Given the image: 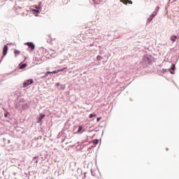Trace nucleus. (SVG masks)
<instances>
[{"label":"nucleus","mask_w":179,"mask_h":179,"mask_svg":"<svg viewBox=\"0 0 179 179\" xmlns=\"http://www.w3.org/2000/svg\"><path fill=\"white\" fill-rule=\"evenodd\" d=\"M9 115H10V114H9L8 112H6V113H4V117H5V118H8V117H9Z\"/></svg>","instance_id":"nucleus-20"},{"label":"nucleus","mask_w":179,"mask_h":179,"mask_svg":"<svg viewBox=\"0 0 179 179\" xmlns=\"http://www.w3.org/2000/svg\"><path fill=\"white\" fill-rule=\"evenodd\" d=\"M94 117H96V114H93V113L90 114L89 116L90 118H94Z\"/></svg>","instance_id":"nucleus-22"},{"label":"nucleus","mask_w":179,"mask_h":179,"mask_svg":"<svg viewBox=\"0 0 179 179\" xmlns=\"http://www.w3.org/2000/svg\"><path fill=\"white\" fill-rule=\"evenodd\" d=\"M14 54H15V57H17V55H19L20 54V52L18 50L15 49Z\"/></svg>","instance_id":"nucleus-13"},{"label":"nucleus","mask_w":179,"mask_h":179,"mask_svg":"<svg viewBox=\"0 0 179 179\" xmlns=\"http://www.w3.org/2000/svg\"><path fill=\"white\" fill-rule=\"evenodd\" d=\"M37 159H38V157H33V160H37Z\"/></svg>","instance_id":"nucleus-30"},{"label":"nucleus","mask_w":179,"mask_h":179,"mask_svg":"<svg viewBox=\"0 0 179 179\" xmlns=\"http://www.w3.org/2000/svg\"><path fill=\"white\" fill-rule=\"evenodd\" d=\"M50 73H52V71H47L45 74H47V76H48Z\"/></svg>","instance_id":"nucleus-25"},{"label":"nucleus","mask_w":179,"mask_h":179,"mask_svg":"<svg viewBox=\"0 0 179 179\" xmlns=\"http://www.w3.org/2000/svg\"><path fill=\"white\" fill-rule=\"evenodd\" d=\"M59 90H64L65 89V85H61L58 87Z\"/></svg>","instance_id":"nucleus-14"},{"label":"nucleus","mask_w":179,"mask_h":179,"mask_svg":"<svg viewBox=\"0 0 179 179\" xmlns=\"http://www.w3.org/2000/svg\"><path fill=\"white\" fill-rule=\"evenodd\" d=\"M101 59H103V57L100 55H98L96 57V61H101Z\"/></svg>","instance_id":"nucleus-18"},{"label":"nucleus","mask_w":179,"mask_h":179,"mask_svg":"<svg viewBox=\"0 0 179 179\" xmlns=\"http://www.w3.org/2000/svg\"><path fill=\"white\" fill-rule=\"evenodd\" d=\"M162 73H165V72H167V69H162Z\"/></svg>","instance_id":"nucleus-24"},{"label":"nucleus","mask_w":179,"mask_h":179,"mask_svg":"<svg viewBox=\"0 0 179 179\" xmlns=\"http://www.w3.org/2000/svg\"><path fill=\"white\" fill-rule=\"evenodd\" d=\"M41 8H43V6H35V9H36V10H39V9H41Z\"/></svg>","instance_id":"nucleus-19"},{"label":"nucleus","mask_w":179,"mask_h":179,"mask_svg":"<svg viewBox=\"0 0 179 179\" xmlns=\"http://www.w3.org/2000/svg\"><path fill=\"white\" fill-rule=\"evenodd\" d=\"M94 3H95V5H99V3L103 2V0H92Z\"/></svg>","instance_id":"nucleus-10"},{"label":"nucleus","mask_w":179,"mask_h":179,"mask_svg":"<svg viewBox=\"0 0 179 179\" xmlns=\"http://www.w3.org/2000/svg\"><path fill=\"white\" fill-rule=\"evenodd\" d=\"M83 129V127H82L81 125L79 126L78 130L77 131L76 134H80V132H82Z\"/></svg>","instance_id":"nucleus-12"},{"label":"nucleus","mask_w":179,"mask_h":179,"mask_svg":"<svg viewBox=\"0 0 179 179\" xmlns=\"http://www.w3.org/2000/svg\"><path fill=\"white\" fill-rule=\"evenodd\" d=\"M94 145H97L99 143V139H94L92 142Z\"/></svg>","instance_id":"nucleus-17"},{"label":"nucleus","mask_w":179,"mask_h":179,"mask_svg":"<svg viewBox=\"0 0 179 179\" xmlns=\"http://www.w3.org/2000/svg\"><path fill=\"white\" fill-rule=\"evenodd\" d=\"M47 76H48L47 74L45 73L43 76H41V79H45V78H47Z\"/></svg>","instance_id":"nucleus-23"},{"label":"nucleus","mask_w":179,"mask_h":179,"mask_svg":"<svg viewBox=\"0 0 179 179\" xmlns=\"http://www.w3.org/2000/svg\"><path fill=\"white\" fill-rule=\"evenodd\" d=\"M25 45H27L30 48L31 51H33L36 48V45L32 42H27L25 43Z\"/></svg>","instance_id":"nucleus-2"},{"label":"nucleus","mask_w":179,"mask_h":179,"mask_svg":"<svg viewBox=\"0 0 179 179\" xmlns=\"http://www.w3.org/2000/svg\"><path fill=\"white\" fill-rule=\"evenodd\" d=\"M155 16H156V13H152V15H150V17L147 20V24H149V23L153 20Z\"/></svg>","instance_id":"nucleus-3"},{"label":"nucleus","mask_w":179,"mask_h":179,"mask_svg":"<svg viewBox=\"0 0 179 179\" xmlns=\"http://www.w3.org/2000/svg\"><path fill=\"white\" fill-rule=\"evenodd\" d=\"M175 1H177V0H175Z\"/></svg>","instance_id":"nucleus-33"},{"label":"nucleus","mask_w":179,"mask_h":179,"mask_svg":"<svg viewBox=\"0 0 179 179\" xmlns=\"http://www.w3.org/2000/svg\"><path fill=\"white\" fill-rule=\"evenodd\" d=\"M44 117H45V115L43 113H40L39 117L38 118L37 123L38 124L41 122V124H43V118H44Z\"/></svg>","instance_id":"nucleus-4"},{"label":"nucleus","mask_w":179,"mask_h":179,"mask_svg":"<svg viewBox=\"0 0 179 179\" xmlns=\"http://www.w3.org/2000/svg\"><path fill=\"white\" fill-rule=\"evenodd\" d=\"M101 120V117H97V118H96L97 122H99V121H100Z\"/></svg>","instance_id":"nucleus-29"},{"label":"nucleus","mask_w":179,"mask_h":179,"mask_svg":"<svg viewBox=\"0 0 179 179\" xmlns=\"http://www.w3.org/2000/svg\"><path fill=\"white\" fill-rule=\"evenodd\" d=\"M33 12H34V13H40V12H41V10H36V9H34Z\"/></svg>","instance_id":"nucleus-21"},{"label":"nucleus","mask_w":179,"mask_h":179,"mask_svg":"<svg viewBox=\"0 0 179 179\" xmlns=\"http://www.w3.org/2000/svg\"><path fill=\"white\" fill-rule=\"evenodd\" d=\"M8 45H4L3 48V57L6 56L8 54Z\"/></svg>","instance_id":"nucleus-5"},{"label":"nucleus","mask_w":179,"mask_h":179,"mask_svg":"<svg viewBox=\"0 0 179 179\" xmlns=\"http://www.w3.org/2000/svg\"><path fill=\"white\" fill-rule=\"evenodd\" d=\"M144 60L146 64H152V60L149 59V57H145Z\"/></svg>","instance_id":"nucleus-9"},{"label":"nucleus","mask_w":179,"mask_h":179,"mask_svg":"<svg viewBox=\"0 0 179 179\" xmlns=\"http://www.w3.org/2000/svg\"><path fill=\"white\" fill-rule=\"evenodd\" d=\"M55 86H57V87H60L61 86V83H57V84H55Z\"/></svg>","instance_id":"nucleus-28"},{"label":"nucleus","mask_w":179,"mask_h":179,"mask_svg":"<svg viewBox=\"0 0 179 179\" xmlns=\"http://www.w3.org/2000/svg\"><path fill=\"white\" fill-rule=\"evenodd\" d=\"M159 9H160V7L159 6L156 7L155 11L152 13H155V15H157V13L159 12Z\"/></svg>","instance_id":"nucleus-15"},{"label":"nucleus","mask_w":179,"mask_h":179,"mask_svg":"<svg viewBox=\"0 0 179 179\" xmlns=\"http://www.w3.org/2000/svg\"><path fill=\"white\" fill-rule=\"evenodd\" d=\"M27 66V64L24 63L23 64L20 65V69H24Z\"/></svg>","instance_id":"nucleus-11"},{"label":"nucleus","mask_w":179,"mask_h":179,"mask_svg":"<svg viewBox=\"0 0 179 179\" xmlns=\"http://www.w3.org/2000/svg\"><path fill=\"white\" fill-rule=\"evenodd\" d=\"M47 42L49 44H51L52 43V38H51V35H48Z\"/></svg>","instance_id":"nucleus-8"},{"label":"nucleus","mask_w":179,"mask_h":179,"mask_svg":"<svg viewBox=\"0 0 179 179\" xmlns=\"http://www.w3.org/2000/svg\"><path fill=\"white\" fill-rule=\"evenodd\" d=\"M67 67H65V68H63V69H61L59 70V72H62V71H64V69H66Z\"/></svg>","instance_id":"nucleus-27"},{"label":"nucleus","mask_w":179,"mask_h":179,"mask_svg":"<svg viewBox=\"0 0 179 179\" xmlns=\"http://www.w3.org/2000/svg\"><path fill=\"white\" fill-rule=\"evenodd\" d=\"M33 83H34L33 79L27 80L23 83V87H27V86H30V85H33Z\"/></svg>","instance_id":"nucleus-1"},{"label":"nucleus","mask_w":179,"mask_h":179,"mask_svg":"<svg viewBox=\"0 0 179 179\" xmlns=\"http://www.w3.org/2000/svg\"><path fill=\"white\" fill-rule=\"evenodd\" d=\"M58 72H59V70H55L52 71V73H58Z\"/></svg>","instance_id":"nucleus-26"},{"label":"nucleus","mask_w":179,"mask_h":179,"mask_svg":"<svg viewBox=\"0 0 179 179\" xmlns=\"http://www.w3.org/2000/svg\"><path fill=\"white\" fill-rule=\"evenodd\" d=\"M171 41H173V43H174V41H176L177 40V36H171Z\"/></svg>","instance_id":"nucleus-16"},{"label":"nucleus","mask_w":179,"mask_h":179,"mask_svg":"<svg viewBox=\"0 0 179 179\" xmlns=\"http://www.w3.org/2000/svg\"><path fill=\"white\" fill-rule=\"evenodd\" d=\"M121 1L124 5H128V3H129L130 5H132V3H134V2H132V1L131 0H121Z\"/></svg>","instance_id":"nucleus-6"},{"label":"nucleus","mask_w":179,"mask_h":179,"mask_svg":"<svg viewBox=\"0 0 179 179\" xmlns=\"http://www.w3.org/2000/svg\"><path fill=\"white\" fill-rule=\"evenodd\" d=\"M35 163L37 164L38 163V160H36Z\"/></svg>","instance_id":"nucleus-32"},{"label":"nucleus","mask_w":179,"mask_h":179,"mask_svg":"<svg viewBox=\"0 0 179 179\" xmlns=\"http://www.w3.org/2000/svg\"><path fill=\"white\" fill-rule=\"evenodd\" d=\"M174 71H176V64H172L171 68L169 69V71L173 75L174 74Z\"/></svg>","instance_id":"nucleus-7"},{"label":"nucleus","mask_w":179,"mask_h":179,"mask_svg":"<svg viewBox=\"0 0 179 179\" xmlns=\"http://www.w3.org/2000/svg\"><path fill=\"white\" fill-rule=\"evenodd\" d=\"M42 2L41 1H40L39 3H38V6H41V5H42Z\"/></svg>","instance_id":"nucleus-31"}]
</instances>
